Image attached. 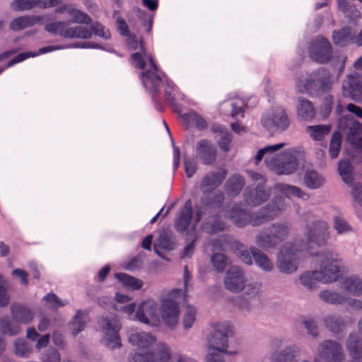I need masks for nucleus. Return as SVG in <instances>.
Returning <instances> with one entry per match:
<instances>
[{"label": "nucleus", "instance_id": "4", "mask_svg": "<svg viewBox=\"0 0 362 362\" xmlns=\"http://www.w3.org/2000/svg\"><path fill=\"white\" fill-rule=\"evenodd\" d=\"M135 66L143 69L141 79L144 87L151 93H156L163 83L164 75L158 71L150 53L145 49L142 42H140V51L132 55Z\"/></svg>", "mask_w": 362, "mask_h": 362}, {"label": "nucleus", "instance_id": "37", "mask_svg": "<svg viewBox=\"0 0 362 362\" xmlns=\"http://www.w3.org/2000/svg\"><path fill=\"white\" fill-rule=\"evenodd\" d=\"M62 48V47H59V46L49 45V46H46V47L40 48L39 49L37 54L33 53V52H25V53L19 54L18 55L16 56L13 59H12L11 60H10L8 62L6 67H10L15 64L21 62L24 59H27L29 57H35L38 54H45V53L52 52L54 50L60 49Z\"/></svg>", "mask_w": 362, "mask_h": 362}, {"label": "nucleus", "instance_id": "50", "mask_svg": "<svg viewBox=\"0 0 362 362\" xmlns=\"http://www.w3.org/2000/svg\"><path fill=\"white\" fill-rule=\"evenodd\" d=\"M243 102L241 99L237 98L235 100H228L225 101L222 103L221 107L222 109L226 112V109L228 107L231 108L230 111V115L231 117H235L238 115L239 114H243ZM243 115H242V117Z\"/></svg>", "mask_w": 362, "mask_h": 362}, {"label": "nucleus", "instance_id": "16", "mask_svg": "<svg viewBox=\"0 0 362 362\" xmlns=\"http://www.w3.org/2000/svg\"><path fill=\"white\" fill-rule=\"evenodd\" d=\"M344 358L341 346L336 341L327 340L320 344L314 362H342Z\"/></svg>", "mask_w": 362, "mask_h": 362}, {"label": "nucleus", "instance_id": "24", "mask_svg": "<svg viewBox=\"0 0 362 362\" xmlns=\"http://www.w3.org/2000/svg\"><path fill=\"white\" fill-rule=\"evenodd\" d=\"M342 92L345 97H349L354 100H361L362 98V79L357 76H349L343 83Z\"/></svg>", "mask_w": 362, "mask_h": 362}, {"label": "nucleus", "instance_id": "17", "mask_svg": "<svg viewBox=\"0 0 362 362\" xmlns=\"http://www.w3.org/2000/svg\"><path fill=\"white\" fill-rule=\"evenodd\" d=\"M323 228L320 229L317 226L312 228L309 226L306 233V241L300 242L303 249L306 253H310V250L314 249L315 246L325 245L329 236L327 232V225H323ZM313 253L310 252V255Z\"/></svg>", "mask_w": 362, "mask_h": 362}, {"label": "nucleus", "instance_id": "34", "mask_svg": "<svg viewBox=\"0 0 362 362\" xmlns=\"http://www.w3.org/2000/svg\"><path fill=\"white\" fill-rule=\"evenodd\" d=\"M115 276L128 290H139L144 285L141 280L124 273H116Z\"/></svg>", "mask_w": 362, "mask_h": 362}, {"label": "nucleus", "instance_id": "28", "mask_svg": "<svg viewBox=\"0 0 362 362\" xmlns=\"http://www.w3.org/2000/svg\"><path fill=\"white\" fill-rule=\"evenodd\" d=\"M341 295L359 296L362 295V279L357 276L346 277L341 284Z\"/></svg>", "mask_w": 362, "mask_h": 362}, {"label": "nucleus", "instance_id": "60", "mask_svg": "<svg viewBox=\"0 0 362 362\" xmlns=\"http://www.w3.org/2000/svg\"><path fill=\"white\" fill-rule=\"evenodd\" d=\"M6 281L0 274V306L4 307L9 303V296L6 288Z\"/></svg>", "mask_w": 362, "mask_h": 362}, {"label": "nucleus", "instance_id": "3", "mask_svg": "<svg viewBox=\"0 0 362 362\" xmlns=\"http://www.w3.org/2000/svg\"><path fill=\"white\" fill-rule=\"evenodd\" d=\"M320 262L319 270L305 272L299 276L300 284L305 288L313 289L317 282L330 284L337 281L341 264L337 255L325 254L320 258Z\"/></svg>", "mask_w": 362, "mask_h": 362}, {"label": "nucleus", "instance_id": "35", "mask_svg": "<svg viewBox=\"0 0 362 362\" xmlns=\"http://www.w3.org/2000/svg\"><path fill=\"white\" fill-rule=\"evenodd\" d=\"M251 253L255 264L262 270L270 272L274 269L272 261L264 253L258 251L256 248H251Z\"/></svg>", "mask_w": 362, "mask_h": 362}, {"label": "nucleus", "instance_id": "56", "mask_svg": "<svg viewBox=\"0 0 362 362\" xmlns=\"http://www.w3.org/2000/svg\"><path fill=\"white\" fill-rule=\"evenodd\" d=\"M211 262L217 271L222 272L228 264V260L223 254L217 252L211 257Z\"/></svg>", "mask_w": 362, "mask_h": 362}, {"label": "nucleus", "instance_id": "5", "mask_svg": "<svg viewBox=\"0 0 362 362\" xmlns=\"http://www.w3.org/2000/svg\"><path fill=\"white\" fill-rule=\"evenodd\" d=\"M306 255L307 253L300 245L299 240L287 242L281 247L276 256L277 269L284 274L295 273L298 269L300 259Z\"/></svg>", "mask_w": 362, "mask_h": 362}, {"label": "nucleus", "instance_id": "13", "mask_svg": "<svg viewBox=\"0 0 362 362\" xmlns=\"http://www.w3.org/2000/svg\"><path fill=\"white\" fill-rule=\"evenodd\" d=\"M289 230L287 225L278 223L272 226L270 233H261L256 239V243L260 247L267 250L274 247L279 242L284 240L288 235Z\"/></svg>", "mask_w": 362, "mask_h": 362}, {"label": "nucleus", "instance_id": "40", "mask_svg": "<svg viewBox=\"0 0 362 362\" xmlns=\"http://www.w3.org/2000/svg\"><path fill=\"white\" fill-rule=\"evenodd\" d=\"M331 130L330 125H314L307 127V132L310 137L317 141L322 140L329 134Z\"/></svg>", "mask_w": 362, "mask_h": 362}, {"label": "nucleus", "instance_id": "33", "mask_svg": "<svg viewBox=\"0 0 362 362\" xmlns=\"http://www.w3.org/2000/svg\"><path fill=\"white\" fill-rule=\"evenodd\" d=\"M225 176L226 173L223 171L207 175L202 180V189L204 193L212 190L221 183Z\"/></svg>", "mask_w": 362, "mask_h": 362}, {"label": "nucleus", "instance_id": "22", "mask_svg": "<svg viewBox=\"0 0 362 362\" xmlns=\"http://www.w3.org/2000/svg\"><path fill=\"white\" fill-rule=\"evenodd\" d=\"M309 54L313 60L325 62L331 57V45L324 37H318L312 43Z\"/></svg>", "mask_w": 362, "mask_h": 362}, {"label": "nucleus", "instance_id": "2", "mask_svg": "<svg viewBox=\"0 0 362 362\" xmlns=\"http://www.w3.org/2000/svg\"><path fill=\"white\" fill-rule=\"evenodd\" d=\"M285 146L284 143H279L260 148L255 158L256 163L264 158L267 167L276 174L290 175L295 173L304 158V151L298 147L280 152Z\"/></svg>", "mask_w": 362, "mask_h": 362}, {"label": "nucleus", "instance_id": "11", "mask_svg": "<svg viewBox=\"0 0 362 362\" xmlns=\"http://www.w3.org/2000/svg\"><path fill=\"white\" fill-rule=\"evenodd\" d=\"M100 327L103 334V339L110 349H114L121 346L118 334L121 325L115 316L102 318Z\"/></svg>", "mask_w": 362, "mask_h": 362}, {"label": "nucleus", "instance_id": "59", "mask_svg": "<svg viewBox=\"0 0 362 362\" xmlns=\"http://www.w3.org/2000/svg\"><path fill=\"white\" fill-rule=\"evenodd\" d=\"M325 323L327 327L333 332H339L344 326V322L336 316L327 317Z\"/></svg>", "mask_w": 362, "mask_h": 362}, {"label": "nucleus", "instance_id": "18", "mask_svg": "<svg viewBox=\"0 0 362 362\" xmlns=\"http://www.w3.org/2000/svg\"><path fill=\"white\" fill-rule=\"evenodd\" d=\"M284 341L279 339H274L271 347L274 350L271 355V362H297L300 351L296 346H288L281 351H276L282 346Z\"/></svg>", "mask_w": 362, "mask_h": 362}, {"label": "nucleus", "instance_id": "14", "mask_svg": "<svg viewBox=\"0 0 362 362\" xmlns=\"http://www.w3.org/2000/svg\"><path fill=\"white\" fill-rule=\"evenodd\" d=\"M228 338L212 334L209 339L208 352L206 356V362H224L221 353H227ZM228 354L235 355L238 351L228 352Z\"/></svg>", "mask_w": 362, "mask_h": 362}, {"label": "nucleus", "instance_id": "48", "mask_svg": "<svg viewBox=\"0 0 362 362\" xmlns=\"http://www.w3.org/2000/svg\"><path fill=\"white\" fill-rule=\"evenodd\" d=\"M14 11L22 12L37 7V0H13L10 4Z\"/></svg>", "mask_w": 362, "mask_h": 362}, {"label": "nucleus", "instance_id": "42", "mask_svg": "<svg viewBox=\"0 0 362 362\" xmlns=\"http://www.w3.org/2000/svg\"><path fill=\"white\" fill-rule=\"evenodd\" d=\"M339 173L347 185L353 182V168L348 160H341L338 165Z\"/></svg>", "mask_w": 362, "mask_h": 362}, {"label": "nucleus", "instance_id": "57", "mask_svg": "<svg viewBox=\"0 0 362 362\" xmlns=\"http://www.w3.org/2000/svg\"><path fill=\"white\" fill-rule=\"evenodd\" d=\"M236 255L240 258V259L246 264H252V259L250 255L251 251L249 252L245 247L240 243L236 244Z\"/></svg>", "mask_w": 362, "mask_h": 362}, {"label": "nucleus", "instance_id": "9", "mask_svg": "<svg viewBox=\"0 0 362 362\" xmlns=\"http://www.w3.org/2000/svg\"><path fill=\"white\" fill-rule=\"evenodd\" d=\"M332 77L325 70H319L306 78H300L296 81V88L299 93H311L321 90L327 91L330 88Z\"/></svg>", "mask_w": 362, "mask_h": 362}, {"label": "nucleus", "instance_id": "44", "mask_svg": "<svg viewBox=\"0 0 362 362\" xmlns=\"http://www.w3.org/2000/svg\"><path fill=\"white\" fill-rule=\"evenodd\" d=\"M347 349L353 358H358L362 356V344L358 340L356 335H350L347 341Z\"/></svg>", "mask_w": 362, "mask_h": 362}, {"label": "nucleus", "instance_id": "12", "mask_svg": "<svg viewBox=\"0 0 362 362\" xmlns=\"http://www.w3.org/2000/svg\"><path fill=\"white\" fill-rule=\"evenodd\" d=\"M241 298L238 305L244 312L247 313L250 308L257 305L262 296V284L258 281H246Z\"/></svg>", "mask_w": 362, "mask_h": 362}, {"label": "nucleus", "instance_id": "31", "mask_svg": "<svg viewBox=\"0 0 362 362\" xmlns=\"http://www.w3.org/2000/svg\"><path fill=\"white\" fill-rule=\"evenodd\" d=\"M347 140L354 146L362 148V126L358 122L349 121Z\"/></svg>", "mask_w": 362, "mask_h": 362}, {"label": "nucleus", "instance_id": "10", "mask_svg": "<svg viewBox=\"0 0 362 362\" xmlns=\"http://www.w3.org/2000/svg\"><path fill=\"white\" fill-rule=\"evenodd\" d=\"M136 318L141 322L151 326H158L160 324L159 305L152 298L142 300L138 305L135 314Z\"/></svg>", "mask_w": 362, "mask_h": 362}, {"label": "nucleus", "instance_id": "36", "mask_svg": "<svg viewBox=\"0 0 362 362\" xmlns=\"http://www.w3.org/2000/svg\"><path fill=\"white\" fill-rule=\"evenodd\" d=\"M212 131L219 136L218 143L221 149L224 151H228L230 149V143L231 141V135L226 128L220 125L215 124L211 128Z\"/></svg>", "mask_w": 362, "mask_h": 362}, {"label": "nucleus", "instance_id": "6", "mask_svg": "<svg viewBox=\"0 0 362 362\" xmlns=\"http://www.w3.org/2000/svg\"><path fill=\"white\" fill-rule=\"evenodd\" d=\"M181 293L180 289L173 288L163 294L159 298L160 322L169 327H174L177 325L180 314L178 299Z\"/></svg>", "mask_w": 362, "mask_h": 362}, {"label": "nucleus", "instance_id": "41", "mask_svg": "<svg viewBox=\"0 0 362 362\" xmlns=\"http://www.w3.org/2000/svg\"><path fill=\"white\" fill-rule=\"evenodd\" d=\"M13 352L19 357L27 358L33 351V346L24 339H17L13 342Z\"/></svg>", "mask_w": 362, "mask_h": 362}, {"label": "nucleus", "instance_id": "39", "mask_svg": "<svg viewBox=\"0 0 362 362\" xmlns=\"http://www.w3.org/2000/svg\"><path fill=\"white\" fill-rule=\"evenodd\" d=\"M26 337L33 341H36L35 348L37 350L46 347L49 342V335H40L34 328H28L26 332Z\"/></svg>", "mask_w": 362, "mask_h": 362}, {"label": "nucleus", "instance_id": "62", "mask_svg": "<svg viewBox=\"0 0 362 362\" xmlns=\"http://www.w3.org/2000/svg\"><path fill=\"white\" fill-rule=\"evenodd\" d=\"M42 362H60V356L59 352L54 349H49L42 357Z\"/></svg>", "mask_w": 362, "mask_h": 362}, {"label": "nucleus", "instance_id": "54", "mask_svg": "<svg viewBox=\"0 0 362 362\" xmlns=\"http://www.w3.org/2000/svg\"><path fill=\"white\" fill-rule=\"evenodd\" d=\"M341 134L339 132L334 133L329 145V154L332 158L338 156L341 148Z\"/></svg>", "mask_w": 362, "mask_h": 362}, {"label": "nucleus", "instance_id": "63", "mask_svg": "<svg viewBox=\"0 0 362 362\" xmlns=\"http://www.w3.org/2000/svg\"><path fill=\"white\" fill-rule=\"evenodd\" d=\"M89 30L92 33H94L95 35H98L103 38L107 39L110 37V34L108 30H106L104 26L101 24L96 23L93 26L92 30L89 29Z\"/></svg>", "mask_w": 362, "mask_h": 362}, {"label": "nucleus", "instance_id": "47", "mask_svg": "<svg viewBox=\"0 0 362 362\" xmlns=\"http://www.w3.org/2000/svg\"><path fill=\"white\" fill-rule=\"evenodd\" d=\"M304 182L308 187L315 189L320 187L324 183L325 179L317 173L312 170L305 174Z\"/></svg>", "mask_w": 362, "mask_h": 362}, {"label": "nucleus", "instance_id": "46", "mask_svg": "<svg viewBox=\"0 0 362 362\" xmlns=\"http://www.w3.org/2000/svg\"><path fill=\"white\" fill-rule=\"evenodd\" d=\"M165 93L167 99L170 101V103L172 104V105L174 107V110L178 113H181V110L179 107H177L175 100L177 98V95H178V91L177 90V88L175 87V84L168 80L165 79Z\"/></svg>", "mask_w": 362, "mask_h": 362}, {"label": "nucleus", "instance_id": "15", "mask_svg": "<svg viewBox=\"0 0 362 362\" xmlns=\"http://www.w3.org/2000/svg\"><path fill=\"white\" fill-rule=\"evenodd\" d=\"M262 124L269 131H283L288 127V119L284 109L276 107L263 115Z\"/></svg>", "mask_w": 362, "mask_h": 362}, {"label": "nucleus", "instance_id": "30", "mask_svg": "<svg viewBox=\"0 0 362 362\" xmlns=\"http://www.w3.org/2000/svg\"><path fill=\"white\" fill-rule=\"evenodd\" d=\"M11 310L13 320L18 322L27 324L34 319V312L25 305H12Z\"/></svg>", "mask_w": 362, "mask_h": 362}, {"label": "nucleus", "instance_id": "26", "mask_svg": "<svg viewBox=\"0 0 362 362\" xmlns=\"http://www.w3.org/2000/svg\"><path fill=\"white\" fill-rule=\"evenodd\" d=\"M57 14L66 13L70 18V23L88 24L90 23V18L84 12L76 8L71 4H62L55 9Z\"/></svg>", "mask_w": 362, "mask_h": 362}, {"label": "nucleus", "instance_id": "21", "mask_svg": "<svg viewBox=\"0 0 362 362\" xmlns=\"http://www.w3.org/2000/svg\"><path fill=\"white\" fill-rule=\"evenodd\" d=\"M202 211L199 210L196 214V217H192V204L190 201H187L182 210L180 212V216L178 218L175 227L176 229L180 232L185 231L188 227L192 230H194L195 225L200 221L201 214Z\"/></svg>", "mask_w": 362, "mask_h": 362}, {"label": "nucleus", "instance_id": "49", "mask_svg": "<svg viewBox=\"0 0 362 362\" xmlns=\"http://www.w3.org/2000/svg\"><path fill=\"white\" fill-rule=\"evenodd\" d=\"M197 317V309L191 305H187L183 314V325L185 329L192 327Z\"/></svg>", "mask_w": 362, "mask_h": 362}, {"label": "nucleus", "instance_id": "1", "mask_svg": "<svg viewBox=\"0 0 362 362\" xmlns=\"http://www.w3.org/2000/svg\"><path fill=\"white\" fill-rule=\"evenodd\" d=\"M274 198L265 208L262 209L257 213L252 214L249 216L240 206L234 205L229 207L223 215L238 227L244 226L248 223L256 226L276 218L286 209L284 199L280 195H284L288 198L297 197L302 199L308 198V195L299 187L287 184H276L274 187Z\"/></svg>", "mask_w": 362, "mask_h": 362}, {"label": "nucleus", "instance_id": "7", "mask_svg": "<svg viewBox=\"0 0 362 362\" xmlns=\"http://www.w3.org/2000/svg\"><path fill=\"white\" fill-rule=\"evenodd\" d=\"M129 341L136 351L129 362H144L158 343L155 336L148 332L132 330L129 333Z\"/></svg>", "mask_w": 362, "mask_h": 362}, {"label": "nucleus", "instance_id": "27", "mask_svg": "<svg viewBox=\"0 0 362 362\" xmlns=\"http://www.w3.org/2000/svg\"><path fill=\"white\" fill-rule=\"evenodd\" d=\"M44 16L38 15H24L13 19L9 23V28L14 31L21 30L34 26L42 22Z\"/></svg>", "mask_w": 362, "mask_h": 362}, {"label": "nucleus", "instance_id": "8", "mask_svg": "<svg viewBox=\"0 0 362 362\" xmlns=\"http://www.w3.org/2000/svg\"><path fill=\"white\" fill-rule=\"evenodd\" d=\"M45 30L53 35L64 38L88 39L91 37L89 28L82 25L71 26L68 21H54L47 23Z\"/></svg>", "mask_w": 362, "mask_h": 362}, {"label": "nucleus", "instance_id": "29", "mask_svg": "<svg viewBox=\"0 0 362 362\" xmlns=\"http://www.w3.org/2000/svg\"><path fill=\"white\" fill-rule=\"evenodd\" d=\"M270 195L262 187H257L254 190L247 189L245 192V201L248 205L258 206L267 201Z\"/></svg>", "mask_w": 362, "mask_h": 362}, {"label": "nucleus", "instance_id": "25", "mask_svg": "<svg viewBox=\"0 0 362 362\" xmlns=\"http://www.w3.org/2000/svg\"><path fill=\"white\" fill-rule=\"evenodd\" d=\"M144 362H173V352L170 346L158 341Z\"/></svg>", "mask_w": 362, "mask_h": 362}, {"label": "nucleus", "instance_id": "61", "mask_svg": "<svg viewBox=\"0 0 362 362\" xmlns=\"http://www.w3.org/2000/svg\"><path fill=\"white\" fill-rule=\"evenodd\" d=\"M334 227L338 233H344L351 230L346 221L340 218H335Z\"/></svg>", "mask_w": 362, "mask_h": 362}, {"label": "nucleus", "instance_id": "38", "mask_svg": "<svg viewBox=\"0 0 362 362\" xmlns=\"http://www.w3.org/2000/svg\"><path fill=\"white\" fill-rule=\"evenodd\" d=\"M89 320L87 313L82 310H78L71 322V329L73 335H76L83 331L86 323Z\"/></svg>", "mask_w": 362, "mask_h": 362}, {"label": "nucleus", "instance_id": "32", "mask_svg": "<svg viewBox=\"0 0 362 362\" xmlns=\"http://www.w3.org/2000/svg\"><path fill=\"white\" fill-rule=\"evenodd\" d=\"M297 115L304 120H310L315 115L313 103L308 99L300 98L297 102Z\"/></svg>", "mask_w": 362, "mask_h": 362}, {"label": "nucleus", "instance_id": "19", "mask_svg": "<svg viewBox=\"0 0 362 362\" xmlns=\"http://www.w3.org/2000/svg\"><path fill=\"white\" fill-rule=\"evenodd\" d=\"M247 281L244 272L239 267H232L226 272L223 284L225 288L233 293H240Z\"/></svg>", "mask_w": 362, "mask_h": 362}, {"label": "nucleus", "instance_id": "20", "mask_svg": "<svg viewBox=\"0 0 362 362\" xmlns=\"http://www.w3.org/2000/svg\"><path fill=\"white\" fill-rule=\"evenodd\" d=\"M319 297L322 301L331 304H347L349 306L356 309L362 308V303L360 300L348 295H341L339 292L333 291H321Z\"/></svg>", "mask_w": 362, "mask_h": 362}, {"label": "nucleus", "instance_id": "53", "mask_svg": "<svg viewBox=\"0 0 362 362\" xmlns=\"http://www.w3.org/2000/svg\"><path fill=\"white\" fill-rule=\"evenodd\" d=\"M350 34V30L347 28L334 32L332 35L334 43L339 46L346 45L351 40Z\"/></svg>", "mask_w": 362, "mask_h": 362}, {"label": "nucleus", "instance_id": "52", "mask_svg": "<svg viewBox=\"0 0 362 362\" xmlns=\"http://www.w3.org/2000/svg\"><path fill=\"white\" fill-rule=\"evenodd\" d=\"M0 329L1 332L10 336L16 335L21 331V327L17 324L11 323L8 318L0 320Z\"/></svg>", "mask_w": 362, "mask_h": 362}, {"label": "nucleus", "instance_id": "64", "mask_svg": "<svg viewBox=\"0 0 362 362\" xmlns=\"http://www.w3.org/2000/svg\"><path fill=\"white\" fill-rule=\"evenodd\" d=\"M63 0H37V7L41 8H48L54 6H62Z\"/></svg>", "mask_w": 362, "mask_h": 362}, {"label": "nucleus", "instance_id": "45", "mask_svg": "<svg viewBox=\"0 0 362 362\" xmlns=\"http://www.w3.org/2000/svg\"><path fill=\"white\" fill-rule=\"evenodd\" d=\"M181 117L187 125L194 124L200 129H204L206 127V122L204 119L194 112L183 114Z\"/></svg>", "mask_w": 362, "mask_h": 362}, {"label": "nucleus", "instance_id": "43", "mask_svg": "<svg viewBox=\"0 0 362 362\" xmlns=\"http://www.w3.org/2000/svg\"><path fill=\"white\" fill-rule=\"evenodd\" d=\"M42 302L43 305L49 309H57L65 306L69 303L66 300H61L54 293H48L45 296Z\"/></svg>", "mask_w": 362, "mask_h": 362}, {"label": "nucleus", "instance_id": "23", "mask_svg": "<svg viewBox=\"0 0 362 362\" xmlns=\"http://www.w3.org/2000/svg\"><path fill=\"white\" fill-rule=\"evenodd\" d=\"M197 158L204 164H212L216 158V148L211 141L202 139L196 144Z\"/></svg>", "mask_w": 362, "mask_h": 362}, {"label": "nucleus", "instance_id": "55", "mask_svg": "<svg viewBox=\"0 0 362 362\" xmlns=\"http://www.w3.org/2000/svg\"><path fill=\"white\" fill-rule=\"evenodd\" d=\"M244 185L243 179L240 175L233 176L228 182V189L231 194H237L240 192Z\"/></svg>", "mask_w": 362, "mask_h": 362}, {"label": "nucleus", "instance_id": "58", "mask_svg": "<svg viewBox=\"0 0 362 362\" xmlns=\"http://www.w3.org/2000/svg\"><path fill=\"white\" fill-rule=\"evenodd\" d=\"M233 327L228 322H219L214 325L213 334L220 336L228 337L232 334Z\"/></svg>", "mask_w": 362, "mask_h": 362}, {"label": "nucleus", "instance_id": "51", "mask_svg": "<svg viewBox=\"0 0 362 362\" xmlns=\"http://www.w3.org/2000/svg\"><path fill=\"white\" fill-rule=\"evenodd\" d=\"M224 227V223L219 221L217 217L211 216L208 221L204 223L203 230L209 233H214L223 230Z\"/></svg>", "mask_w": 362, "mask_h": 362}]
</instances>
